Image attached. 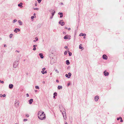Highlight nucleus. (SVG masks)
<instances>
[{
  "label": "nucleus",
  "instance_id": "nucleus-1",
  "mask_svg": "<svg viewBox=\"0 0 124 124\" xmlns=\"http://www.w3.org/2000/svg\"><path fill=\"white\" fill-rule=\"evenodd\" d=\"M20 58L18 57H17L16 60L13 64V67L14 68H16L18 66V62Z\"/></svg>",
  "mask_w": 124,
  "mask_h": 124
},
{
  "label": "nucleus",
  "instance_id": "nucleus-2",
  "mask_svg": "<svg viewBox=\"0 0 124 124\" xmlns=\"http://www.w3.org/2000/svg\"><path fill=\"white\" fill-rule=\"evenodd\" d=\"M44 112H43L42 113H41V115L38 116V117L39 119L41 120H43L45 119H46V115L45 114H44Z\"/></svg>",
  "mask_w": 124,
  "mask_h": 124
},
{
  "label": "nucleus",
  "instance_id": "nucleus-3",
  "mask_svg": "<svg viewBox=\"0 0 124 124\" xmlns=\"http://www.w3.org/2000/svg\"><path fill=\"white\" fill-rule=\"evenodd\" d=\"M59 109L61 112H63L65 111V108L62 106L61 105L59 106Z\"/></svg>",
  "mask_w": 124,
  "mask_h": 124
},
{
  "label": "nucleus",
  "instance_id": "nucleus-4",
  "mask_svg": "<svg viewBox=\"0 0 124 124\" xmlns=\"http://www.w3.org/2000/svg\"><path fill=\"white\" fill-rule=\"evenodd\" d=\"M62 114L64 118L65 119H66V114L65 111H64L62 112Z\"/></svg>",
  "mask_w": 124,
  "mask_h": 124
},
{
  "label": "nucleus",
  "instance_id": "nucleus-5",
  "mask_svg": "<svg viewBox=\"0 0 124 124\" xmlns=\"http://www.w3.org/2000/svg\"><path fill=\"white\" fill-rule=\"evenodd\" d=\"M49 11L51 12V14H52L53 16H54V14L55 13V11L54 10L51 9Z\"/></svg>",
  "mask_w": 124,
  "mask_h": 124
},
{
  "label": "nucleus",
  "instance_id": "nucleus-6",
  "mask_svg": "<svg viewBox=\"0 0 124 124\" xmlns=\"http://www.w3.org/2000/svg\"><path fill=\"white\" fill-rule=\"evenodd\" d=\"M103 58L105 60H107L108 59V57L107 55L105 54H104L102 56Z\"/></svg>",
  "mask_w": 124,
  "mask_h": 124
},
{
  "label": "nucleus",
  "instance_id": "nucleus-7",
  "mask_svg": "<svg viewBox=\"0 0 124 124\" xmlns=\"http://www.w3.org/2000/svg\"><path fill=\"white\" fill-rule=\"evenodd\" d=\"M104 75L105 76H108V75L109 73L108 72H107L106 71H105L104 72Z\"/></svg>",
  "mask_w": 124,
  "mask_h": 124
},
{
  "label": "nucleus",
  "instance_id": "nucleus-8",
  "mask_svg": "<svg viewBox=\"0 0 124 124\" xmlns=\"http://www.w3.org/2000/svg\"><path fill=\"white\" fill-rule=\"evenodd\" d=\"M33 99H31L30 100H29V103L30 104H31L33 102Z\"/></svg>",
  "mask_w": 124,
  "mask_h": 124
},
{
  "label": "nucleus",
  "instance_id": "nucleus-9",
  "mask_svg": "<svg viewBox=\"0 0 124 124\" xmlns=\"http://www.w3.org/2000/svg\"><path fill=\"white\" fill-rule=\"evenodd\" d=\"M62 20H61L60 21H59V23L62 26H63L64 25V23L63 22H61V21H62Z\"/></svg>",
  "mask_w": 124,
  "mask_h": 124
},
{
  "label": "nucleus",
  "instance_id": "nucleus-10",
  "mask_svg": "<svg viewBox=\"0 0 124 124\" xmlns=\"http://www.w3.org/2000/svg\"><path fill=\"white\" fill-rule=\"evenodd\" d=\"M13 87V85L12 84H10L9 85V87L10 89H12Z\"/></svg>",
  "mask_w": 124,
  "mask_h": 124
},
{
  "label": "nucleus",
  "instance_id": "nucleus-11",
  "mask_svg": "<svg viewBox=\"0 0 124 124\" xmlns=\"http://www.w3.org/2000/svg\"><path fill=\"white\" fill-rule=\"evenodd\" d=\"M98 99L99 96H97L95 97V100L96 101H97L98 100Z\"/></svg>",
  "mask_w": 124,
  "mask_h": 124
},
{
  "label": "nucleus",
  "instance_id": "nucleus-12",
  "mask_svg": "<svg viewBox=\"0 0 124 124\" xmlns=\"http://www.w3.org/2000/svg\"><path fill=\"white\" fill-rule=\"evenodd\" d=\"M39 55L40 56V57L42 59L44 57V56L43 55V54L42 53H39Z\"/></svg>",
  "mask_w": 124,
  "mask_h": 124
},
{
  "label": "nucleus",
  "instance_id": "nucleus-13",
  "mask_svg": "<svg viewBox=\"0 0 124 124\" xmlns=\"http://www.w3.org/2000/svg\"><path fill=\"white\" fill-rule=\"evenodd\" d=\"M58 14L59 15H60V18H62L63 17V13H62L59 12L58 13Z\"/></svg>",
  "mask_w": 124,
  "mask_h": 124
},
{
  "label": "nucleus",
  "instance_id": "nucleus-14",
  "mask_svg": "<svg viewBox=\"0 0 124 124\" xmlns=\"http://www.w3.org/2000/svg\"><path fill=\"white\" fill-rule=\"evenodd\" d=\"M43 112V111H39L38 114V116H39V115H41V113H42Z\"/></svg>",
  "mask_w": 124,
  "mask_h": 124
},
{
  "label": "nucleus",
  "instance_id": "nucleus-15",
  "mask_svg": "<svg viewBox=\"0 0 124 124\" xmlns=\"http://www.w3.org/2000/svg\"><path fill=\"white\" fill-rule=\"evenodd\" d=\"M66 63L67 65H69L70 64V62L68 60H67L66 61Z\"/></svg>",
  "mask_w": 124,
  "mask_h": 124
},
{
  "label": "nucleus",
  "instance_id": "nucleus-16",
  "mask_svg": "<svg viewBox=\"0 0 124 124\" xmlns=\"http://www.w3.org/2000/svg\"><path fill=\"white\" fill-rule=\"evenodd\" d=\"M18 22L20 25H22L23 24L22 22L20 20H18Z\"/></svg>",
  "mask_w": 124,
  "mask_h": 124
},
{
  "label": "nucleus",
  "instance_id": "nucleus-17",
  "mask_svg": "<svg viewBox=\"0 0 124 124\" xmlns=\"http://www.w3.org/2000/svg\"><path fill=\"white\" fill-rule=\"evenodd\" d=\"M62 86L59 85L58 86V89H62Z\"/></svg>",
  "mask_w": 124,
  "mask_h": 124
},
{
  "label": "nucleus",
  "instance_id": "nucleus-18",
  "mask_svg": "<svg viewBox=\"0 0 124 124\" xmlns=\"http://www.w3.org/2000/svg\"><path fill=\"white\" fill-rule=\"evenodd\" d=\"M23 4V3L22 2H21L20 3V4H19L18 5V6L19 7H21L22 6V5Z\"/></svg>",
  "mask_w": 124,
  "mask_h": 124
},
{
  "label": "nucleus",
  "instance_id": "nucleus-19",
  "mask_svg": "<svg viewBox=\"0 0 124 124\" xmlns=\"http://www.w3.org/2000/svg\"><path fill=\"white\" fill-rule=\"evenodd\" d=\"M15 104H17V105H18L19 104V101H16L15 102Z\"/></svg>",
  "mask_w": 124,
  "mask_h": 124
},
{
  "label": "nucleus",
  "instance_id": "nucleus-20",
  "mask_svg": "<svg viewBox=\"0 0 124 124\" xmlns=\"http://www.w3.org/2000/svg\"><path fill=\"white\" fill-rule=\"evenodd\" d=\"M13 36V34H11L9 35V38L10 39L12 38V37Z\"/></svg>",
  "mask_w": 124,
  "mask_h": 124
},
{
  "label": "nucleus",
  "instance_id": "nucleus-21",
  "mask_svg": "<svg viewBox=\"0 0 124 124\" xmlns=\"http://www.w3.org/2000/svg\"><path fill=\"white\" fill-rule=\"evenodd\" d=\"M68 52L69 53V55L70 56H71L72 55V53L71 52H70V51H68Z\"/></svg>",
  "mask_w": 124,
  "mask_h": 124
},
{
  "label": "nucleus",
  "instance_id": "nucleus-22",
  "mask_svg": "<svg viewBox=\"0 0 124 124\" xmlns=\"http://www.w3.org/2000/svg\"><path fill=\"white\" fill-rule=\"evenodd\" d=\"M35 39L36 40H33V42H36V41H37L38 40V38L37 37H36L35 38Z\"/></svg>",
  "mask_w": 124,
  "mask_h": 124
},
{
  "label": "nucleus",
  "instance_id": "nucleus-23",
  "mask_svg": "<svg viewBox=\"0 0 124 124\" xmlns=\"http://www.w3.org/2000/svg\"><path fill=\"white\" fill-rule=\"evenodd\" d=\"M64 38L65 39H67L68 38L66 36H64Z\"/></svg>",
  "mask_w": 124,
  "mask_h": 124
},
{
  "label": "nucleus",
  "instance_id": "nucleus-24",
  "mask_svg": "<svg viewBox=\"0 0 124 124\" xmlns=\"http://www.w3.org/2000/svg\"><path fill=\"white\" fill-rule=\"evenodd\" d=\"M65 76L66 77L68 78H70V77H69V76H68V74H66L65 75Z\"/></svg>",
  "mask_w": 124,
  "mask_h": 124
},
{
  "label": "nucleus",
  "instance_id": "nucleus-25",
  "mask_svg": "<svg viewBox=\"0 0 124 124\" xmlns=\"http://www.w3.org/2000/svg\"><path fill=\"white\" fill-rule=\"evenodd\" d=\"M14 31L16 32L17 33V28H16L14 30Z\"/></svg>",
  "mask_w": 124,
  "mask_h": 124
},
{
  "label": "nucleus",
  "instance_id": "nucleus-26",
  "mask_svg": "<svg viewBox=\"0 0 124 124\" xmlns=\"http://www.w3.org/2000/svg\"><path fill=\"white\" fill-rule=\"evenodd\" d=\"M68 76H69V77H70V76H71V74L70 73H68Z\"/></svg>",
  "mask_w": 124,
  "mask_h": 124
},
{
  "label": "nucleus",
  "instance_id": "nucleus-27",
  "mask_svg": "<svg viewBox=\"0 0 124 124\" xmlns=\"http://www.w3.org/2000/svg\"><path fill=\"white\" fill-rule=\"evenodd\" d=\"M17 21V20L16 19H15L13 21V23H14Z\"/></svg>",
  "mask_w": 124,
  "mask_h": 124
},
{
  "label": "nucleus",
  "instance_id": "nucleus-28",
  "mask_svg": "<svg viewBox=\"0 0 124 124\" xmlns=\"http://www.w3.org/2000/svg\"><path fill=\"white\" fill-rule=\"evenodd\" d=\"M54 96H57V93L56 92H55L54 93Z\"/></svg>",
  "mask_w": 124,
  "mask_h": 124
},
{
  "label": "nucleus",
  "instance_id": "nucleus-29",
  "mask_svg": "<svg viewBox=\"0 0 124 124\" xmlns=\"http://www.w3.org/2000/svg\"><path fill=\"white\" fill-rule=\"evenodd\" d=\"M35 88L36 89H39V86H35Z\"/></svg>",
  "mask_w": 124,
  "mask_h": 124
},
{
  "label": "nucleus",
  "instance_id": "nucleus-30",
  "mask_svg": "<svg viewBox=\"0 0 124 124\" xmlns=\"http://www.w3.org/2000/svg\"><path fill=\"white\" fill-rule=\"evenodd\" d=\"M121 117L120 116L119 117H117V120H119L121 118Z\"/></svg>",
  "mask_w": 124,
  "mask_h": 124
},
{
  "label": "nucleus",
  "instance_id": "nucleus-31",
  "mask_svg": "<svg viewBox=\"0 0 124 124\" xmlns=\"http://www.w3.org/2000/svg\"><path fill=\"white\" fill-rule=\"evenodd\" d=\"M84 34L82 33H81L80 34L79 36H84Z\"/></svg>",
  "mask_w": 124,
  "mask_h": 124
},
{
  "label": "nucleus",
  "instance_id": "nucleus-32",
  "mask_svg": "<svg viewBox=\"0 0 124 124\" xmlns=\"http://www.w3.org/2000/svg\"><path fill=\"white\" fill-rule=\"evenodd\" d=\"M81 45H82L80 44L79 46V48L80 49H81L82 48V47L81 46Z\"/></svg>",
  "mask_w": 124,
  "mask_h": 124
},
{
  "label": "nucleus",
  "instance_id": "nucleus-33",
  "mask_svg": "<svg viewBox=\"0 0 124 124\" xmlns=\"http://www.w3.org/2000/svg\"><path fill=\"white\" fill-rule=\"evenodd\" d=\"M67 52L66 51H65L64 52V54L65 55H66L67 54Z\"/></svg>",
  "mask_w": 124,
  "mask_h": 124
},
{
  "label": "nucleus",
  "instance_id": "nucleus-34",
  "mask_svg": "<svg viewBox=\"0 0 124 124\" xmlns=\"http://www.w3.org/2000/svg\"><path fill=\"white\" fill-rule=\"evenodd\" d=\"M25 116L27 117H28L29 116L28 114H25Z\"/></svg>",
  "mask_w": 124,
  "mask_h": 124
},
{
  "label": "nucleus",
  "instance_id": "nucleus-35",
  "mask_svg": "<svg viewBox=\"0 0 124 124\" xmlns=\"http://www.w3.org/2000/svg\"><path fill=\"white\" fill-rule=\"evenodd\" d=\"M37 0L38 1V2L39 3H40L41 1L42 0Z\"/></svg>",
  "mask_w": 124,
  "mask_h": 124
},
{
  "label": "nucleus",
  "instance_id": "nucleus-36",
  "mask_svg": "<svg viewBox=\"0 0 124 124\" xmlns=\"http://www.w3.org/2000/svg\"><path fill=\"white\" fill-rule=\"evenodd\" d=\"M41 73L43 74H45L44 71L42 70V71H41Z\"/></svg>",
  "mask_w": 124,
  "mask_h": 124
},
{
  "label": "nucleus",
  "instance_id": "nucleus-37",
  "mask_svg": "<svg viewBox=\"0 0 124 124\" xmlns=\"http://www.w3.org/2000/svg\"><path fill=\"white\" fill-rule=\"evenodd\" d=\"M55 71L57 72V73H59L57 69L55 70Z\"/></svg>",
  "mask_w": 124,
  "mask_h": 124
},
{
  "label": "nucleus",
  "instance_id": "nucleus-38",
  "mask_svg": "<svg viewBox=\"0 0 124 124\" xmlns=\"http://www.w3.org/2000/svg\"><path fill=\"white\" fill-rule=\"evenodd\" d=\"M34 10H39V8H34Z\"/></svg>",
  "mask_w": 124,
  "mask_h": 124
},
{
  "label": "nucleus",
  "instance_id": "nucleus-39",
  "mask_svg": "<svg viewBox=\"0 0 124 124\" xmlns=\"http://www.w3.org/2000/svg\"><path fill=\"white\" fill-rule=\"evenodd\" d=\"M0 83H3L4 82L3 81H1V80H0Z\"/></svg>",
  "mask_w": 124,
  "mask_h": 124
},
{
  "label": "nucleus",
  "instance_id": "nucleus-40",
  "mask_svg": "<svg viewBox=\"0 0 124 124\" xmlns=\"http://www.w3.org/2000/svg\"><path fill=\"white\" fill-rule=\"evenodd\" d=\"M27 120L26 119H24L23 120V121L24 122H25L26 121H27Z\"/></svg>",
  "mask_w": 124,
  "mask_h": 124
},
{
  "label": "nucleus",
  "instance_id": "nucleus-41",
  "mask_svg": "<svg viewBox=\"0 0 124 124\" xmlns=\"http://www.w3.org/2000/svg\"><path fill=\"white\" fill-rule=\"evenodd\" d=\"M46 70V68H43L42 69V70L43 71H44Z\"/></svg>",
  "mask_w": 124,
  "mask_h": 124
},
{
  "label": "nucleus",
  "instance_id": "nucleus-42",
  "mask_svg": "<svg viewBox=\"0 0 124 124\" xmlns=\"http://www.w3.org/2000/svg\"><path fill=\"white\" fill-rule=\"evenodd\" d=\"M2 96H3V97H5L6 96L5 94H4L3 95H2Z\"/></svg>",
  "mask_w": 124,
  "mask_h": 124
},
{
  "label": "nucleus",
  "instance_id": "nucleus-43",
  "mask_svg": "<svg viewBox=\"0 0 124 124\" xmlns=\"http://www.w3.org/2000/svg\"><path fill=\"white\" fill-rule=\"evenodd\" d=\"M17 31H20V29L18 28H17Z\"/></svg>",
  "mask_w": 124,
  "mask_h": 124
},
{
  "label": "nucleus",
  "instance_id": "nucleus-44",
  "mask_svg": "<svg viewBox=\"0 0 124 124\" xmlns=\"http://www.w3.org/2000/svg\"><path fill=\"white\" fill-rule=\"evenodd\" d=\"M34 17L33 16H32L31 17V19H33L34 18Z\"/></svg>",
  "mask_w": 124,
  "mask_h": 124
},
{
  "label": "nucleus",
  "instance_id": "nucleus-45",
  "mask_svg": "<svg viewBox=\"0 0 124 124\" xmlns=\"http://www.w3.org/2000/svg\"><path fill=\"white\" fill-rule=\"evenodd\" d=\"M36 48L35 47H34V48L33 49V50H36Z\"/></svg>",
  "mask_w": 124,
  "mask_h": 124
},
{
  "label": "nucleus",
  "instance_id": "nucleus-46",
  "mask_svg": "<svg viewBox=\"0 0 124 124\" xmlns=\"http://www.w3.org/2000/svg\"><path fill=\"white\" fill-rule=\"evenodd\" d=\"M120 122H123V120L122 119V118L121 117V118L120 119Z\"/></svg>",
  "mask_w": 124,
  "mask_h": 124
},
{
  "label": "nucleus",
  "instance_id": "nucleus-47",
  "mask_svg": "<svg viewBox=\"0 0 124 124\" xmlns=\"http://www.w3.org/2000/svg\"><path fill=\"white\" fill-rule=\"evenodd\" d=\"M26 95L27 97H28L29 96V95L28 93H27L26 94Z\"/></svg>",
  "mask_w": 124,
  "mask_h": 124
},
{
  "label": "nucleus",
  "instance_id": "nucleus-48",
  "mask_svg": "<svg viewBox=\"0 0 124 124\" xmlns=\"http://www.w3.org/2000/svg\"><path fill=\"white\" fill-rule=\"evenodd\" d=\"M53 16H52H52H51V17H50V19H52L53 18Z\"/></svg>",
  "mask_w": 124,
  "mask_h": 124
},
{
  "label": "nucleus",
  "instance_id": "nucleus-49",
  "mask_svg": "<svg viewBox=\"0 0 124 124\" xmlns=\"http://www.w3.org/2000/svg\"><path fill=\"white\" fill-rule=\"evenodd\" d=\"M37 46L36 45H34L33 46L34 47H35L36 46Z\"/></svg>",
  "mask_w": 124,
  "mask_h": 124
},
{
  "label": "nucleus",
  "instance_id": "nucleus-50",
  "mask_svg": "<svg viewBox=\"0 0 124 124\" xmlns=\"http://www.w3.org/2000/svg\"><path fill=\"white\" fill-rule=\"evenodd\" d=\"M56 81L57 83H58L59 82V81L58 80H57Z\"/></svg>",
  "mask_w": 124,
  "mask_h": 124
},
{
  "label": "nucleus",
  "instance_id": "nucleus-51",
  "mask_svg": "<svg viewBox=\"0 0 124 124\" xmlns=\"http://www.w3.org/2000/svg\"><path fill=\"white\" fill-rule=\"evenodd\" d=\"M4 47H7V46H6V45H4Z\"/></svg>",
  "mask_w": 124,
  "mask_h": 124
},
{
  "label": "nucleus",
  "instance_id": "nucleus-52",
  "mask_svg": "<svg viewBox=\"0 0 124 124\" xmlns=\"http://www.w3.org/2000/svg\"><path fill=\"white\" fill-rule=\"evenodd\" d=\"M70 28H69L68 29V31H70Z\"/></svg>",
  "mask_w": 124,
  "mask_h": 124
},
{
  "label": "nucleus",
  "instance_id": "nucleus-53",
  "mask_svg": "<svg viewBox=\"0 0 124 124\" xmlns=\"http://www.w3.org/2000/svg\"><path fill=\"white\" fill-rule=\"evenodd\" d=\"M67 47H68L67 46H65L64 48H67Z\"/></svg>",
  "mask_w": 124,
  "mask_h": 124
},
{
  "label": "nucleus",
  "instance_id": "nucleus-54",
  "mask_svg": "<svg viewBox=\"0 0 124 124\" xmlns=\"http://www.w3.org/2000/svg\"><path fill=\"white\" fill-rule=\"evenodd\" d=\"M47 73V71L46 70L44 71V73Z\"/></svg>",
  "mask_w": 124,
  "mask_h": 124
},
{
  "label": "nucleus",
  "instance_id": "nucleus-55",
  "mask_svg": "<svg viewBox=\"0 0 124 124\" xmlns=\"http://www.w3.org/2000/svg\"><path fill=\"white\" fill-rule=\"evenodd\" d=\"M2 94H0V97H2Z\"/></svg>",
  "mask_w": 124,
  "mask_h": 124
},
{
  "label": "nucleus",
  "instance_id": "nucleus-56",
  "mask_svg": "<svg viewBox=\"0 0 124 124\" xmlns=\"http://www.w3.org/2000/svg\"><path fill=\"white\" fill-rule=\"evenodd\" d=\"M16 52H17L18 53H19V51H18L17 50H16Z\"/></svg>",
  "mask_w": 124,
  "mask_h": 124
},
{
  "label": "nucleus",
  "instance_id": "nucleus-57",
  "mask_svg": "<svg viewBox=\"0 0 124 124\" xmlns=\"http://www.w3.org/2000/svg\"><path fill=\"white\" fill-rule=\"evenodd\" d=\"M70 85V84L69 83H68L67 84L68 86H69Z\"/></svg>",
  "mask_w": 124,
  "mask_h": 124
},
{
  "label": "nucleus",
  "instance_id": "nucleus-58",
  "mask_svg": "<svg viewBox=\"0 0 124 124\" xmlns=\"http://www.w3.org/2000/svg\"><path fill=\"white\" fill-rule=\"evenodd\" d=\"M35 6H37V3H35Z\"/></svg>",
  "mask_w": 124,
  "mask_h": 124
},
{
  "label": "nucleus",
  "instance_id": "nucleus-59",
  "mask_svg": "<svg viewBox=\"0 0 124 124\" xmlns=\"http://www.w3.org/2000/svg\"><path fill=\"white\" fill-rule=\"evenodd\" d=\"M65 29H68L67 27H65Z\"/></svg>",
  "mask_w": 124,
  "mask_h": 124
},
{
  "label": "nucleus",
  "instance_id": "nucleus-60",
  "mask_svg": "<svg viewBox=\"0 0 124 124\" xmlns=\"http://www.w3.org/2000/svg\"><path fill=\"white\" fill-rule=\"evenodd\" d=\"M84 36H85L86 35V34H84Z\"/></svg>",
  "mask_w": 124,
  "mask_h": 124
},
{
  "label": "nucleus",
  "instance_id": "nucleus-61",
  "mask_svg": "<svg viewBox=\"0 0 124 124\" xmlns=\"http://www.w3.org/2000/svg\"><path fill=\"white\" fill-rule=\"evenodd\" d=\"M61 5H63V3L62 2L61 3Z\"/></svg>",
  "mask_w": 124,
  "mask_h": 124
},
{
  "label": "nucleus",
  "instance_id": "nucleus-62",
  "mask_svg": "<svg viewBox=\"0 0 124 124\" xmlns=\"http://www.w3.org/2000/svg\"><path fill=\"white\" fill-rule=\"evenodd\" d=\"M33 15H34V16H35V15H36V14H35V13H34V14H33Z\"/></svg>",
  "mask_w": 124,
  "mask_h": 124
},
{
  "label": "nucleus",
  "instance_id": "nucleus-63",
  "mask_svg": "<svg viewBox=\"0 0 124 124\" xmlns=\"http://www.w3.org/2000/svg\"><path fill=\"white\" fill-rule=\"evenodd\" d=\"M43 84H44L45 83V81H43Z\"/></svg>",
  "mask_w": 124,
  "mask_h": 124
},
{
  "label": "nucleus",
  "instance_id": "nucleus-64",
  "mask_svg": "<svg viewBox=\"0 0 124 124\" xmlns=\"http://www.w3.org/2000/svg\"><path fill=\"white\" fill-rule=\"evenodd\" d=\"M65 124H68L67 122H66L65 123Z\"/></svg>",
  "mask_w": 124,
  "mask_h": 124
}]
</instances>
